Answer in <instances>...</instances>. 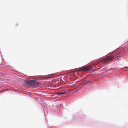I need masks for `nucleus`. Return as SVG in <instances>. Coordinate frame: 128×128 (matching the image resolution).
Segmentation results:
<instances>
[{
  "mask_svg": "<svg viewBox=\"0 0 128 128\" xmlns=\"http://www.w3.org/2000/svg\"><path fill=\"white\" fill-rule=\"evenodd\" d=\"M26 82L28 83V85L31 86L38 87L39 86V84L36 81L27 80Z\"/></svg>",
  "mask_w": 128,
  "mask_h": 128,
  "instance_id": "obj_1",
  "label": "nucleus"
},
{
  "mask_svg": "<svg viewBox=\"0 0 128 128\" xmlns=\"http://www.w3.org/2000/svg\"><path fill=\"white\" fill-rule=\"evenodd\" d=\"M113 58V56H106L102 59V61L104 62H106L112 60Z\"/></svg>",
  "mask_w": 128,
  "mask_h": 128,
  "instance_id": "obj_2",
  "label": "nucleus"
},
{
  "mask_svg": "<svg viewBox=\"0 0 128 128\" xmlns=\"http://www.w3.org/2000/svg\"><path fill=\"white\" fill-rule=\"evenodd\" d=\"M116 52V55H119L120 56L122 55V53L121 52V51L119 50V49H118L117 50H116L115 51Z\"/></svg>",
  "mask_w": 128,
  "mask_h": 128,
  "instance_id": "obj_3",
  "label": "nucleus"
},
{
  "mask_svg": "<svg viewBox=\"0 0 128 128\" xmlns=\"http://www.w3.org/2000/svg\"><path fill=\"white\" fill-rule=\"evenodd\" d=\"M92 66L90 67H85L82 68V69L83 70H90L92 68Z\"/></svg>",
  "mask_w": 128,
  "mask_h": 128,
  "instance_id": "obj_4",
  "label": "nucleus"
},
{
  "mask_svg": "<svg viewBox=\"0 0 128 128\" xmlns=\"http://www.w3.org/2000/svg\"><path fill=\"white\" fill-rule=\"evenodd\" d=\"M62 94H67V93L68 92V91H64L63 92H62Z\"/></svg>",
  "mask_w": 128,
  "mask_h": 128,
  "instance_id": "obj_5",
  "label": "nucleus"
},
{
  "mask_svg": "<svg viewBox=\"0 0 128 128\" xmlns=\"http://www.w3.org/2000/svg\"><path fill=\"white\" fill-rule=\"evenodd\" d=\"M57 94H62V92L58 93H57Z\"/></svg>",
  "mask_w": 128,
  "mask_h": 128,
  "instance_id": "obj_6",
  "label": "nucleus"
}]
</instances>
